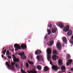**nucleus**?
<instances>
[{
    "label": "nucleus",
    "instance_id": "1",
    "mask_svg": "<svg viewBox=\"0 0 73 73\" xmlns=\"http://www.w3.org/2000/svg\"><path fill=\"white\" fill-rule=\"evenodd\" d=\"M47 52L48 54L47 60L48 61H49L50 58H51V55H50L52 53L51 49L49 48H48L47 50Z\"/></svg>",
    "mask_w": 73,
    "mask_h": 73
},
{
    "label": "nucleus",
    "instance_id": "2",
    "mask_svg": "<svg viewBox=\"0 0 73 73\" xmlns=\"http://www.w3.org/2000/svg\"><path fill=\"white\" fill-rule=\"evenodd\" d=\"M14 46L15 48V51H18V50H19V49H21V46L19 44H15L14 45Z\"/></svg>",
    "mask_w": 73,
    "mask_h": 73
},
{
    "label": "nucleus",
    "instance_id": "3",
    "mask_svg": "<svg viewBox=\"0 0 73 73\" xmlns=\"http://www.w3.org/2000/svg\"><path fill=\"white\" fill-rule=\"evenodd\" d=\"M56 48L57 49L59 50H61L62 49V46H61V44L60 42H58L56 44Z\"/></svg>",
    "mask_w": 73,
    "mask_h": 73
},
{
    "label": "nucleus",
    "instance_id": "4",
    "mask_svg": "<svg viewBox=\"0 0 73 73\" xmlns=\"http://www.w3.org/2000/svg\"><path fill=\"white\" fill-rule=\"evenodd\" d=\"M25 53L24 52H22L20 54V56H21V58L23 60H25L26 58V56H24Z\"/></svg>",
    "mask_w": 73,
    "mask_h": 73
},
{
    "label": "nucleus",
    "instance_id": "5",
    "mask_svg": "<svg viewBox=\"0 0 73 73\" xmlns=\"http://www.w3.org/2000/svg\"><path fill=\"white\" fill-rule=\"evenodd\" d=\"M37 59L39 61H44V59L42 56L41 55H39L37 56Z\"/></svg>",
    "mask_w": 73,
    "mask_h": 73
},
{
    "label": "nucleus",
    "instance_id": "6",
    "mask_svg": "<svg viewBox=\"0 0 73 73\" xmlns=\"http://www.w3.org/2000/svg\"><path fill=\"white\" fill-rule=\"evenodd\" d=\"M54 42L52 40H50L49 41H48L47 42V44L48 46H51L53 44Z\"/></svg>",
    "mask_w": 73,
    "mask_h": 73
},
{
    "label": "nucleus",
    "instance_id": "7",
    "mask_svg": "<svg viewBox=\"0 0 73 73\" xmlns=\"http://www.w3.org/2000/svg\"><path fill=\"white\" fill-rule=\"evenodd\" d=\"M13 57H14L13 60L15 62H19V59L16 58V57H15V56L14 55H13Z\"/></svg>",
    "mask_w": 73,
    "mask_h": 73
},
{
    "label": "nucleus",
    "instance_id": "8",
    "mask_svg": "<svg viewBox=\"0 0 73 73\" xmlns=\"http://www.w3.org/2000/svg\"><path fill=\"white\" fill-rule=\"evenodd\" d=\"M69 29V26L68 25L65 27L64 28V32H67Z\"/></svg>",
    "mask_w": 73,
    "mask_h": 73
},
{
    "label": "nucleus",
    "instance_id": "9",
    "mask_svg": "<svg viewBox=\"0 0 73 73\" xmlns=\"http://www.w3.org/2000/svg\"><path fill=\"white\" fill-rule=\"evenodd\" d=\"M59 27L60 28H63L64 27V25L62 23H58Z\"/></svg>",
    "mask_w": 73,
    "mask_h": 73
},
{
    "label": "nucleus",
    "instance_id": "10",
    "mask_svg": "<svg viewBox=\"0 0 73 73\" xmlns=\"http://www.w3.org/2000/svg\"><path fill=\"white\" fill-rule=\"evenodd\" d=\"M35 54L37 55L38 54H40L41 53V51L40 50H37L35 51Z\"/></svg>",
    "mask_w": 73,
    "mask_h": 73
},
{
    "label": "nucleus",
    "instance_id": "11",
    "mask_svg": "<svg viewBox=\"0 0 73 73\" xmlns=\"http://www.w3.org/2000/svg\"><path fill=\"white\" fill-rule=\"evenodd\" d=\"M62 41L64 43L66 44L67 43V39L65 37H64L62 38Z\"/></svg>",
    "mask_w": 73,
    "mask_h": 73
},
{
    "label": "nucleus",
    "instance_id": "12",
    "mask_svg": "<svg viewBox=\"0 0 73 73\" xmlns=\"http://www.w3.org/2000/svg\"><path fill=\"white\" fill-rule=\"evenodd\" d=\"M21 46L23 49H25L27 48V45L25 44H22Z\"/></svg>",
    "mask_w": 73,
    "mask_h": 73
},
{
    "label": "nucleus",
    "instance_id": "13",
    "mask_svg": "<svg viewBox=\"0 0 73 73\" xmlns=\"http://www.w3.org/2000/svg\"><path fill=\"white\" fill-rule=\"evenodd\" d=\"M52 58L54 60H56L58 58V57L56 55H54L52 56Z\"/></svg>",
    "mask_w": 73,
    "mask_h": 73
},
{
    "label": "nucleus",
    "instance_id": "14",
    "mask_svg": "<svg viewBox=\"0 0 73 73\" xmlns=\"http://www.w3.org/2000/svg\"><path fill=\"white\" fill-rule=\"evenodd\" d=\"M52 68L54 70H57L58 68L57 66H52Z\"/></svg>",
    "mask_w": 73,
    "mask_h": 73
},
{
    "label": "nucleus",
    "instance_id": "15",
    "mask_svg": "<svg viewBox=\"0 0 73 73\" xmlns=\"http://www.w3.org/2000/svg\"><path fill=\"white\" fill-rule=\"evenodd\" d=\"M67 34L68 36H71L72 34V30H69Z\"/></svg>",
    "mask_w": 73,
    "mask_h": 73
},
{
    "label": "nucleus",
    "instance_id": "16",
    "mask_svg": "<svg viewBox=\"0 0 73 73\" xmlns=\"http://www.w3.org/2000/svg\"><path fill=\"white\" fill-rule=\"evenodd\" d=\"M56 31H57V29L56 28H52L51 30L52 33H54L56 32Z\"/></svg>",
    "mask_w": 73,
    "mask_h": 73
},
{
    "label": "nucleus",
    "instance_id": "17",
    "mask_svg": "<svg viewBox=\"0 0 73 73\" xmlns=\"http://www.w3.org/2000/svg\"><path fill=\"white\" fill-rule=\"evenodd\" d=\"M72 62V60H69L66 63L67 65H69Z\"/></svg>",
    "mask_w": 73,
    "mask_h": 73
},
{
    "label": "nucleus",
    "instance_id": "18",
    "mask_svg": "<svg viewBox=\"0 0 73 73\" xmlns=\"http://www.w3.org/2000/svg\"><path fill=\"white\" fill-rule=\"evenodd\" d=\"M49 70V68L47 66H45L44 67V69H43V70L46 72V71H48Z\"/></svg>",
    "mask_w": 73,
    "mask_h": 73
},
{
    "label": "nucleus",
    "instance_id": "19",
    "mask_svg": "<svg viewBox=\"0 0 73 73\" xmlns=\"http://www.w3.org/2000/svg\"><path fill=\"white\" fill-rule=\"evenodd\" d=\"M36 68L37 69H38V70H41L42 69V67L40 65L37 66Z\"/></svg>",
    "mask_w": 73,
    "mask_h": 73
},
{
    "label": "nucleus",
    "instance_id": "20",
    "mask_svg": "<svg viewBox=\"0 0 73 73\" xmlns=\"http://www.w3.org/2000/svg\"><path fill=\"white\" fill-rule=\"evenodd\" d=\"M58 64L59 65H62V60L61 59H59L58 61Z\"/></svg>",
    "mask_w": 73,
    "mask_h": 73
},
{
    "label": "nucleus",
    "instance_id": "21",
    "mask_svg": "<svg viewBox=\"0 0 73 73\" xmlns=\"http://www.w3.org/2000/svg\"><path fill=\"white\" fill-rule=\"evenodd\" d=\"M60 69L61 70H65L66 69V68H65V66H62L60 68Z\"/></svg>",
    "mask_w": 73,
    "mask_h": 73
},
{
    "label": "nucleus",
    "instance_id": "22",
    "mask_svg": "<svg viewBox=\"0 0 73 73\" xmlns=\"http://www.w3.org/2000/svg\"><path fill=\"white\" fill-rule=\"evenodd\" d=\"M6 64L9 67V68H10L11 66L9 64V63L7 62H5Z\"/></svg>",
    "mask_w": 73,
    "mask_h": 73
},
{
    "label": "nucleus",
    "instance_id": "23",
    "mask_svg": "<svg viewBox=\"0 0 73 73\" xmlns=\"http://www.w3.org/2000/svg\"><path fill=\"white\" fill-rule=\"evenodd\" d=\"M30 72L31 73H37V71H35V70H30Z\"/></svg>",
    "mask_w": 73,
    "mask_h": 73
},
{
    "label": "nucleus",
    "instance_id": "24",
    "mask_svg": "<svg viewBox=\"0 0 73 73\" xmlns=\"http://www.w3.org/2000/svg\"><path fill=\"white\" fill-rule=\"evenodd\" d=\"M52 53L53 54H57V52L56 51V50H54L53 52Z\"/></svg>",
    "mask_w": 73,
    "mask_h": 73
},
{
    "label": "nucleus",
    "instance_id": "25",
    "mask_svg": "<svg viewBox=\"0 0 73 73\" xmlns=\"http://www.w3.org/2000/svg\"><path fill=\"white\" fill-rule=\"evenodd\" d=\"M47 31L48 35H50L51 33V31L49 29H47Z\"/></svg>",
    "mask_w": 73,
    "mask_h": 73
},
{
    "label": "nucleus",
    "instance_id": "26",
    "mask_svg": "<svg viewBox=\"0 0 73 73\" xmlns=\"http://www.w3.org/2000/svg\"><path fill=\"white\" fill-rule=\"evenodd\" d=\"M28 62L30 65H33V62H32L29 61V60H28Z\"/></svg>",
    "mask_w": 73,
    "mask_h": 73
},
{
    "label": "nucleus",
    "instance_id": "27",
    "mask_svg": "<svg viewBox=\"0 0 73 73\" xmlns=\"http://www.w3.org/2000/svg\"><path fill=\"white\" fill-rule=\"evenodd\" d=\"M69 58H70V56L69 55L67 54L66 57V60H68V59H69Z\"/></svg>",
    "mask_w": 73,
    "mask_h": 73
},
{
    "label": "nucleus",
    "instance_id": "28",
    "mask_svg": "<svg viewBox=\"0 0 73 73\" xmlns=\"http://www.w3.org/2000/svg\"><path fill=\"white\" fill-rule=\"evenodd\" d=\"M52 25L50 23H49L48 24V27L49 28H52Z\"/></svg>",
    "mask_w": 73,
    "mask_h": 73
},
{
    "label": "nucleus",
    "instance_id": "29",
    "mask_svg": "<svg viewBox=\"0 0 73 73\" xmlns=\"http://www.w3.org/2000/svg\"><path fill=\"white\" fill-rule=\"evenodd\" d=\"M7 51V50L5 49L3 50V53L4 54V55H5V52H6V51Z\"/></svg>",
    "mask_w": 73,
    "mask_h": 73
},
{
    "label": "nucleus",
    "instance_id": "30",
    "mask_svg": "<svg viewBox=\"0 0 73 73\" xmlns=\"http://www.w3.org/2000/svg\"><path fill=\"white\" fill-rule=\"evenodd\" d=\"M21 72L23 73H26V72L24 71L23 70V69L22 68H21Z\"/></svg>",
    "mask_w": 73,
    "mask_h": 73
},
{
    "label": "nucleus",
    "instance_id": "31",
    "mask_svg": "<svg viewBox=\"0 0 73 73\" xmlns=\"http://www.w3.org/2000/svg\"><path fill=\"white\" fill-rule=\"evenodd\" d=\"M6 54L7 55H9V51L8 50H7V51L6 52Z\"/></svg>",
    "mask_w": 73,
    "mask_h": 73
},
{
    "label": "nucleus",
    "instance_id": "32",
    "mask_svg": "<svg viewBox=\"0 0 73 73\" xmlns=\"http://www.w3.org/2000/svg\"><path fill=\"white\" fill-rule=\"evenodd\" d=\"M26 65L27 68H28V67H29V64H28V63H26Z\"/></svg>",
    "mask_w": 73,
    "mask_h": 73
},
{
    "label": "nucleus",
    "instance_id": "33",
    "mask_svg": "<svg viewBox=\"0 0 73 73\" xmlns=\"http://www.w3.org/2000/svg\"><path fill=\"white\" fill-rule=\"evenodd\" d=\"M15 62H14V63H13L12 62H11L12 65H15Z\"/></svg>",
    "mask_w": 73,
    "mask_h": 73
},
{
    "label": "nucleus",
    "instance_id": "34",
    "mask_svg": "<svg viewBox=\"0 0 73 73\" xmlns=\"http://www.w3.org/2000/svg\"><path fill=\"white\" fill-rule=\"evenodd\" d=\"M8 57L9 58H10V59H11V57L9 56H8Z\"/></svg>",
    "mask_w": 73,
    "mask_h": 73
},
{
    "label": "nucleus",
    "instance_id": "35",
    "mask_svg": "<svg viewBox=\"0 0 73 73\" xmlns=\"http://www.w3.org/2000/svg\"><path fill=\"white\" fill-rule=\"evenodd\" d=\"M47 37V36L46 35H45L44 37V39H46V38Z\"/></svg>",
    "mask_w": 73,
    "mask_h": 73
},
{
    "label": "nucleus",
    "instance_id": "36",
    "mask_svg": "<svg viewBox=\"0 0 73 73\" xmlns=\"http://www.w3.org/2000/svg\"><path fill=\"white\" fill-rule=\"evenodd\" d=\"M15 66L16 67V68H18V65H17V64H16L15 65Z\"/></svg>",
    "mask_w": 73,
    "mask_h": 73
},
{
    "label": "nucleus",
    "instance_id": "37",
    "mask_svg": "<svg viewBox=\"0 0 73 73\" xmlns=\"http://www.w3.org/2000/svg\"><path fill=\"white\" fill-rule=\"evenodd\" d=\"M65 70H63L62 71V73H63V72H65Z\"/></svg>",
    "mask_w": 73,
    "mask_h": 73
},
{
    "label": "nucleus",
    "instance_id": "38",
    "mask_svg": "<svg viewBox=\"0 0 73 73\" xmlns=\"http://www.w3.org/2000/svg\"><path fill=\"white\" fill-rule=\"evenodd\" d=\"M70 42H71V44H73V41H70Z\"/></svg>",
    "mask_w": 73,
    "mask_h": 73
},
{
    "label": "nucleus",
    "instance_id": "39",
    "mask_svg": "<svg viewBox=\"0 0 73 73\" xmlns=\"http://www.w3.org/2000/svg\"><path fill=\"white\" fill-rule=\"evenodd\" d=\"M21 66L22 67H23V64H21Z\"/></svg>",
    "mask_w": 73,
    "mask_h": 73
},
{
    "label": "nucleus",
    "instance_id": "40",
    "mask_svg": "<svg viewBox=\"0 0 73 73\" xmlns=\"http://www.w3.org/2000/svg\"><path fill=\"white\" fill-rule=\"evenodd\" d=\"M1 56L2 58H3V57H4V55H3V54Z\"/></svg>",
    "mask_w": 73,
    "mask_h": 73
},
{
    "label": "nucleus",
    "instance_id": "41",
    "mask_svg": "<svg viewBox=\"0 0 73 73\" xmlns=\"http://www.w3.org/2000/svg\"><path fill=\"white\" fill-rule=\"evenodd\" d=\"M50 64H51V65H52V63L51 62V61L50 62Z\"/></svg>",
    "mask_w": 73,
    "mask_h": 73
},
{
    "label": "nucleus",
    "instance_id": "42",
    "mask_svg": "<svg viewBox=\"0 0 73 73\" xmlns=\"http://www.w3.org/2000/svg\"><path fill=\"white\" fill-rule=\"evenodd\" d=\"M71 70L72 71H73V68H71Z\"/></svg>",
    "mask_w": 73,
    "mask_h": 73
},
{
    "label": "nucleus",
    "instance_id": "43",
    "mask_svg": "<svg viewBox=\"0 0 73 73\" xmlns=\"http://www.w3.org/2000/svg\"><path fill=\"white\" fill-rule=\"evenodd\" d=\"M27 72L28 73H30V72H29V70H28Z\"/></svg>",
    "mask_w": 73,
    "mask_h": 73
},
{
    "label": "nucleus",
    "instance_id": "44",
    "mask_svg": "<svg viewBox=\"0 0 73 73\" xmlns=\"http://www.w3.org/2000/svg\"><path fill=\"white\" fill-rule=\"evenodd\" d=\"M4 58H5V60H6V58H5V57H4Z\"/></svg>",
    "mask_w": 73,
    "mask_h": 73
},
{
    "label": "nucleus",
    "instance_id": "45",
    "mask_svg": "<svg viewBox=\"0 0 73 73\" xmlns=\"http://www.w3.org/2000/svg\"><path fill=\"white\" fill-rule=\"evenodd\" d=\"M72 39L73 40V36L72 37Z\"/></svg>",
    "mask_w": 73,
    "mask_h": 73
},
{
    "label": "nucleus",
    "instance_id": "46",
    "mask_svg": "<svg viewBox=\"0 0 73 73\" xmlns=\"http://www.w3.org/2000/svg\"><path fill=\"white\" fill-rule=\"evenodd\" d=\"M31 37H32V36H30L29 37V38H30Z\"/></svg>",
    "mask_w": 73,
    "mask_h": 73
},
{
    "label": "nucleus",
    "instance_id": "47",
    "mask_svg": "<svg viewBox=\"0 0 73 73\" xmlns=\"http://www.w3.org/2000/svg\"><path fill=\"white\" fill-rule=\"evenodd\" d=\"M8 62H9V63H11V62H10V61L9 60V61H8Z\"/></svg>",
    "mask_w": 73,
    "mask_h": 73
},
{
    "label": "nucleus",
    "instance_id": "48",
    "mask_svg": "<svg viewBox=\"0 0 73 73\" xmlns=\"http://www.w3.org/2000/svg\"><path fill=\"white\" fill-rule=\"evenodd\" d=\"M31 58H32V56H31Z\"/></svg>",
    "mask_w": 73,
    "mask_h": 73
},
{
    "label": "nucleus",
    "instance_id": "49",
    "mask_svg": "<svg viewBox=\"0 0 73 73\" xmlns=\"http://www.w3.org/2000/svg\"><path fill=\"white\" fill-rule=\"evenodd\" d=\"M4 48H3L2 49H4Z\"/></svg>",
    "mask_w": 73,
    "mask_h": 73
},
{
    "label": "nucleus",
    "instance_id": "50",
    "mask_svg": "<svg viewBox=\"0 0 73 73\" xmlns=\"http://www.w3.org/2000/svg\"><path fill=\"white\" fill-rule=\"evenodd\" d=\"M11 68H12V67H11Z\"/></svg>",
    "mask_w": 73,
    "mask_h": 73
}]
</instances>
